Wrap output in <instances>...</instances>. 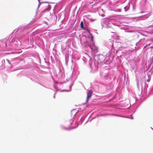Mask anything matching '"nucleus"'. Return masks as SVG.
I'll use <instances>...</instances> for the list:
<instances>
[{"instance_id":"7ed1b4c3","label":"nucleus","mask_w":153,"mask_h":153,"mask_svg":"<svg viewBox=\"0 0 153 153\" xmlns=\"http://www.w3.org/2000/svg\"><path fill=\"white\" fill-rule=\"evenodd\" d=\"M80 25V27L82 28L83 29H86L84 27L83 23L82 21L81 22Z\"/></svg>"},{"instance_id":"f257e3e1","label":"nucleus","mask_w":153,"mask_h":153,"mask_svg":"<svg viewBox=\"0 0 153 153\" xmlns=\"http://www.w3.org/2000/svg\"><path fill=\"white\" fill-rule=\"evenodd\" d=\"M93 92L92 90H91L89 91L87 93V95L86 99V101H88L89 98H90L92 95Z\"/></svg>"},{"instance_id":"39448f33","label":"nucleus","mask_w":153,"mask_h":153,"mask_svg":"<svg viewBox=\"0 0 153 153\" xmlns=\"http://www.w3.org/2000/svg\"><path fill=\"white\" fill-rule=\"evenodd\" d=\"M96 20V19H94L92 20H93V21H94V20Z\"/></svg>"},{"instance_id":"f03ea898","label":"nucleus","mask_w":153,"mask_h":153,"mask_svg":"<svg viewBox=\"0 0 153 153\" xmlns=\"http://www.w3.org/2000/svg\"><path fill=\"white\" fill-rule=\"evenodd\" d=\"M88 46L90 47V48L91 49V50L93 51H97L98 50V48H97L94 46V48L93 47H92L91 46H90V45H88Z\"/></svg>"},{"instance_id":"20e7f679","label":"nucleus","mask_w":153,"mask_h":153,"mask_svg":"<svg viewBox=\"0 0 153 153\" xmlns=\"http://www.w3.org/2000/svg\"><path fill=\"white\" fill-rule=\"evenodd\" d=\"M91 40H92V41H93V37H92L91 38Z\"/></svg>"}]
</instances>
